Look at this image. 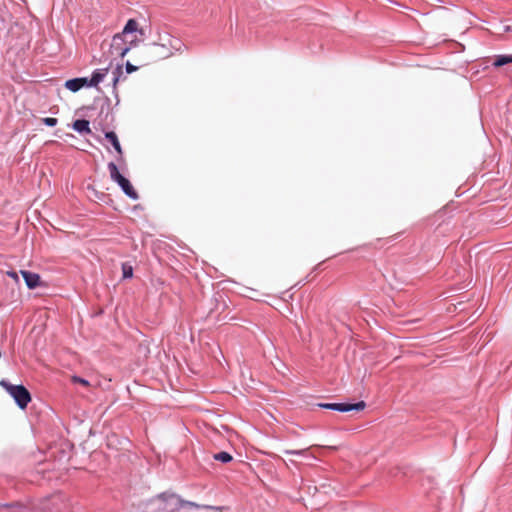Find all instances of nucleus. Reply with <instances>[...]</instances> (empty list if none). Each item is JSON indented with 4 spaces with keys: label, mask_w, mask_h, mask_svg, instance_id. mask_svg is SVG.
I'll list each match as a JSON object with an SVG mask.
<instances>
[{
    "label": "nucleus",
    "mask_w": 512,
    "mask_h": 512,
    "mask_svg": "<svg viewBox=\"0 0 512 512\" xmlns=\"http://www.w3.org/2000/svg\"><path fill=\"white\" fill-rule=\"evenodd\" d=\"M146 512H190L191 509H210L223 511V506L199 505L182 499L172 492H163L150 499L146 504Z\"/></svg>",
    "instance_id": "1"
},
{
    "label": "nucleus",
    "mask_w": 512,
    "mask_h": 512,
    "mask_svg": "<svg viewBox=\"0 0 512 512\" xmlns=\"http://www.w3.org/2000/svg\"><path fill=\"white\" fill-rule=\"evenodd\" d=\"M138 30V22L135 19H129L122 32L113 36L108 44H102L104 62L112 64L114 60L122 59L130 51L127 46L125 35L132 34Z\"/></svg>",
    "instance_id": "2"
},
{
    "label": "nucleus",
    "mask_w": 512,
    "mask_h": 512,
    "mask_svg": "<svg viewBox=\"0 0 512 512\" xmlns=\"http://www.w3.org/2000/svg\"><path fill=\"white\" fill-rule=\"evenodd\" d=\"M150 45L158 49L156 55L161 59L173 56L176 52L182 51L184 47L179 38L172 36L159 26L155 28L154 39Z\"/></svg>",
    "instance_id": "3"
},
{
    "label": "nucleus",
    "mask_w": 512,
    "mask_h": 512,
    "mask_svg": "<svg viewBox=\"0 0 512 512\" xmlns=\"http://www.w3.org/2000/svg\"><path fill=\"white\" fill-rule=\"evenodd\" d=\"M0 385L8 392L21 409L26 408L31 401V395L23 385H13L4 379L0 381Z\"/></svg>",
    "instance_id": "4"
},
{
    "label": "nucleus",
    "mask_w": 512,
    "mask_h": 512,
    "mask_svg": "<svg viewBox=\"0 0 512 512\" xmlns=\"http://www.w3.org/2000/svg\"><path fill=\"white\" fill-rule=\"evenodd\" d=\"M108 170L111 179L120 186L125 195L133 200H137L139 198L130 181L119 172L118 167L114 162L108 163Z\"/></svg>",
    "instance_id": "5"
},
{
    "label": "nucleus",
    "mask_w": 512,
    "mask_h": 512,
    "mask_svg": "<svg viewBox=\"0 0 512 512\" xmlns=\"http://www.w3.org/2000/svg\"><path fill=\"white\" fill-rule=\"evenodd\" d=\"M318 407L323 409H329L334 410L338 412H349V411H361L366 407V404L364 401H359L354 404L350 403H319L317 404Z\"/></svg>",
    "instance_id": "6"
},
{
    "label": "nucleus",
    "mask_w": 512,
    "mask_h": 512,
    "mask_svg": "<svg viewBox=\"0 0 512 512\" xmlns=\"http://www.w3.org/2000/svg\"><path fill=\"white\" fill-rule=\"evenodd\" d=\"M65 87L68 90L72 91V92H77L81 88H83V87H91V85H89V79L88 78L81 77V78H74V79L67 80L65 82Z\"/></svg>",
    "instance_id": "7"
},
{
    "label": "nucleus",
    "mask_w": 512,
    "mask_h": 512,
    "mask_svg": "<svg viewBox=\"0 0 512 512\" xmlns=\"http://www.w3.org/2000/svg\"><path fill=\"white\" fill-rule=\"evenodd\" d=\"M21 274L29 289H35L40 285V276L37 273L21 270Z\"/></svg>",
    "instance_id": "8"
},
{
    "label": "nucleus",
    "mask_w": 512,
    "mask_h": 512,
    "mask_svg": "<svg viewBox=\"0 0 512 512\" xmlns=\"http://www.w3.org/2000/svg\"><path fill=\"white\" fill-rule=\"evenodd\" d=\"M108 70V68L96 69L92 73L91 78L89 79V85H91V87H96L100 82L103 81V79L108 73Z\"/></svg>",
    "instance_id": "9"
},
{
    "label": "nucleus",
    "mask_w": 512,
    "mask_h": 512,
    "mask_svg": "<svg viewBox=\"0 0 512 512\" xmlns=\"http://www.w3.org/2000/svg\"><path fill=\"white\" fill-rule=\"evenodd\" d=\"M73 129L80 134L91 133L90 123L85 119H78L73 123Z\"/></svg>",
    "instance_id": "10"
},
{
    "label": "nucleus",
    "mask_w": 512,
    "mask_h": 512,
    "mask_svg": "<svg viewBox=\"0 0 512 512\" xmlns=\"http://www.w3.org/2000/svg\"><path fill=\"white\" fill-rule=\"evenodd\" d=\"M105 138L111 143L118 154H122V148L115 132L109 131L105 133Z\"/></svg>",
    "instance_id": "11"
},
{
    "label": "nucleus",
    "mask_w": 512,
    "mask_h": 512,
    "mask_svg": "<svg viewBox=\"0 0 512 512\" xmlns=\"http://www.w3.org/2000/svg\"><path fill=\"white\" fill-rule=\"evenodd\" d=\"M510 63H512V55H498L496 56L493 65L495 67H501Z\"/></svg>",
    "instance_id": "12"
},
{
    "label": "nucleus",
    "mask_w": 512,
    "mask_h": 512,
    "mask_svg": "<svg viewBox=\"0 0 512 512\" xmlns=\"http://www.w3.org/2000/svg\"><path fill=\"white\" fill-rule=\"evenodd\" d=\"M215 460L221 461L223 463H228L232 460V456L228 452H220L214 455Z\"/></svg>",
    "instance_id": "13"
},
{
    "label": "nucleus",
    "mask_w": 512,
    "mask_h": 512,
    "mask_svg": "<svg viewBox=\"0 0 512 512\" xmlns=\"http://www.w3.org/2000/svg\"><path fill=\"white\" fill-rule=\"evenodd\" d=\"M122 272H123V278H131L133 276L132 266H130L126 263L122 264Z\"/></svg>",
    "instance_id": "14"
},
{
    "label": "nucleus",
    "mask_w": 512,
    "mask_h": 512,
    "mask_svg": "<svg viewBox=\"0 0 512 512\" xmlns=\"http://www.w3.org/2000/svg\"><path fill=\"white\" fill-rule=\"evenodd\" d=\"M113 73V85L115 86L119 80L120 75L122 74L121 66L118 64L117 68L112 72Z\"/></svg>",
    "instance_id": "15"
},
{
    "label": "nucleus",
    "mask_w": 512,
    "mask_h": 512,
    "mask_svg": "<svg viewBox=\"0 0 512 512\" xmlns=\"http://www.w3.org/2000/svg\"><path fill=\"white\" fill-rule=\"evenodd\" d=\"M45 125L49 126V127H54L57 125L58 123V120L56 118H52V117H46V118H42L41 120Z\"/></svg>",
    "instance_id": "16"
},
{
    "label": "nucleus",
    "mask_w": 512,
    "mask_h": 512,
    "mask_svg": "<svg viewBox=\"0 0 512 512\" xmlns=\"http://www.w3.org/2000/svg\"><path fill=\"white\" fill-rule=\"evenodd\" d=\"M306 453V450H285V454L290 455H304Z\"/></svg>",
    "instance_id": "17"
},
{
    "label": "nucleus",
    "mask_w": 512,
    "mask_h": 512,
    "mask_svg": "<svg viewBox=\"0 0 512 512\" xmlns=\"http://www.w3.org/2000/svg\"><path fill=\"white\" fill-rule=\"evenodd\" d=\"M125 67H126L127 73L135 72L138 69L136 66L132 65L130 62H127Z\"/></svg>",
    "instance_id": "18"
},
{
    "label": "nucleus",
    "mask_w": 512,
    "mask_h": 512,
    "mask_svg": "<svg viewBox=\"0 0 512 512\" xmlns=\"http://www.w3.org/2000/svg\"><path fill=\"white\" fill-rule=\"evenodd\" d=\"M139 42H140V40L135 38V39H132L131 41L127 42V46H130V50H131L133 47H136Z\"/></svg>",
    "instance_id": "19"
},
{
    "label": "nucleus",
    "mask_w": 512,
    "mask_h": 512,
    "mask_svg": "<svg viewBox=\"0 0 512 512\" xmlns=\"http://www.w3.org/2000/svg\"><path fill=\"white\" fill-rule=\"evenodd\" d=\"M73 381L77 382V383H80V384H82L84 386L88 385V381L83 379V378H80V377H74Z\"/></svg>",
    "instance_id": "20"
},
{
    "label": "nucleus",
    "mask_w": 512,
    "mask_h": 512,
    "mask_svg": "<svg viewBox=\"0 0 512 512\" xmlns=\"http://www.w3.org/2000/svg\"><path fill=\"white\" fill-rule=\"evenodd\" d=\"M134 33H138L142 38L146 37V31L143 28H139Z\"/></svg>",
    "instance_id": "21"
},
{
    "label": "nucleus",
    "mask_w": 512,
    "mask_h": 512,
    "mask_svg": "<svg viewBox=\"0 0 512 512\" xmlns=\"http://www.w3.org/2000/svg\"><path fill=\"white\" fill-rule=\"evenodd\" d=\"M7 275H8L9 277H11V278L15 279V280H17V279H18V275H17V273H16L15 271H8V272H7Z\"/></svg>",
    "instance_id": "22"
}]
</instances>
